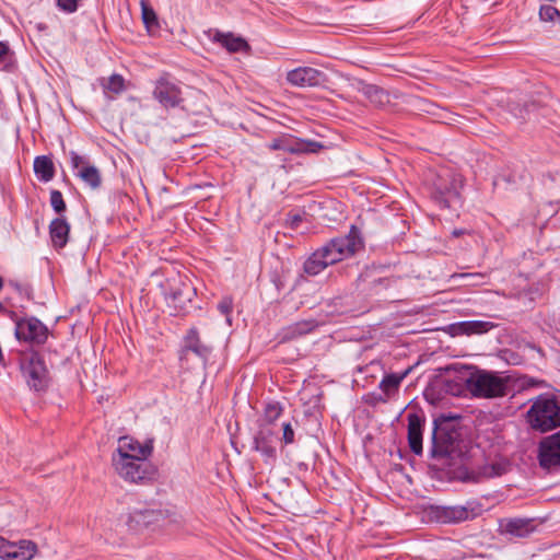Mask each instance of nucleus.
Listing matches in <instances>:
<instances>
[{"label":"nucleus","mask_w":560,"mask_h":560,"mask_svg":"<svg viewBox=\"0 0 560 560\" xmlns=\"http://www.w3.org/2000/svg\"><path fill=\"white\" fill-rule=\"evenodd\" d=\"M464 417L452 411L433 417L428 468L432 478L442 482L479 483L480 474L469 469L472 439L463 424Z\"/></svg>","instance_id":"nucleus-1"},{"label":"nucleus","mask_w":560,"mask_h":560,"mask_svg":"<svg viewBox=\"0 0 560 560\" xmlns=\"http://www.w3.org/2000/svg\"><path fill=\"white\" fill-rule=\"evenodd\" d=\"M16 362L21 377L30 392L36 396L49 392L54 385V376L42 350L35 347L20 350Z\"/></svg>","instance_id":"nucleus-2"},{"label":"nucleus","mask_w":560,"mask_h":560,"mask_svg":"<svg viewBox=\"0 0 560 560\" xmlns=\"http://www.w3.org/2000/svg\"><path fill=\"white\" fill-rule=\"evenodd\" d=\"M170 315L185 317L201 310L196 303L197 289L187 277L174 276L159 284Z\"/></svg>","instance_id":"nucleus-3"},{"label":"nucleus","mask_w":560,"mask_h":560,"mask_svg":"<svg viewBox=\"0 0 560 560\" xmlns=\"http://www.w3.org/2000/svg\"><path fill=\"white\" fill-rule=\"evenodd\" d=\"M325 148L320 141L300 138L287 132L279 133L265 144L267 151L275 153L272 165L284 170L291 162L288 158L289 154L296 156L317 154Z\"/></svg>","instance_id":"nucleus-4"},{"label":"nucleus","mask_w":560,"mask_h":560,"mask_svg":"<svg viewBox=\"0 0 560 560\" xmlns=\"http://www.w3.org/2000/svg\"><path fill=\"white\" fill-rule=\"evenodd\" d=\"M115 471L131 483L147 485L158 479L159 469L148 460V457L131 455L122 447H117L112 455Z\"/></svg>","instance_id":"nucleus-5"},{"label":"nucleus","mask_w":560,"mask_h":560,"mask_svg":"<svg viewBox=\"0 0 560 560\" xmlns=\"http://www.w3.org/2000/svg\"><path fill=\"white\" fill-rule=\"evenodd\" d=\"M525 419L533 431L547 433L560 428V400L551 393L530 399Z\"/></svg>","instance_id":"nucleus-6"},{"label":"nucleus","mask_w":560,"mask_h":560,"mask_svg":"<svg viewBox=\"0 0 560 560\" xmlns=\"http://www.w3.org/2000/svg\"><path fill=\"white\" fill-rule=\"evenodd\" d=\"M447 376L436 378L424 390V397L428 401L434 402L440 400L442 394L459 397L466 390L470 392V373L469 368L460 364L447 365L444 369Z\"/></svg>","instance_id":"nucleus-7"},{"label":"nucleus","mask_w":560,"mask_h":560,"mask_svg":"<svg viewBox=\"0 0 560 560\" xmlns=\"http://www.w3.org/2000/svg\"><path fill=\"white\" fill-rule=\"evenodd\" d=\"M320 248L331 265L349 259L358 252L364 249L361 230L355 224H352L346 235L328 240Z\"/></svg>","instance_id":"nucleus-8"},{"label":"nucleus","mask_w":560,"mask_h":560,"mask_svg":"<svg viewBox=\"0 0 560 560\" xmlns=\"http://www.w3.org/2000/svg\"><path fill=\"white\" fill-rule=\"evenodd\" d=\"M425 513L432 522L439 524H458L480 516L482 505L476 501L467 502L466 505L454 506L431 504L427 508Z\"/></svg>","instance_id":"nucleus-9"},{"label":"nucleus","mask_w":560,"mask_h":560,"mask_svg":"<svg viewBox=\"0 0 560 560\" xmlns=\"http://www.w3.org/2000/svg\"><path fill=\"white\" fill-rule=\"evenodd\" d=\"M469 386L471 395L478 398H495L509 394L508 380L490 372L470 373Z\"/></svg>","instance_id":"nucleus-10"},{"label":"nucleus","mask_w":560,"mask_h":560,"mask_svg":"<svg viewBox=\"0 0 560 560\" xmlns=\"http://www.w3.org/2000/svg\"><path fill=\"white\" fill-rule=\"evenodd\" d=\"M49 335V328L36 316L25 315L16 320L14 337L20 342L28 343L30 347L44 346Z\"/></svg>","instance_id":"nucleus-11"},{"label":"nucleus","mask_w":560,"mask_h":560,"mask_svg":"<svg viewBox=\"0 0 560 560\" xmlns=\"http://www.w3.org/2000/svg\"><path fill=\"white\" fill-rule=\"evenodd\" d=\"M395 283L393 277L382 276L380 268L375 266L365 267L355 279V290L366 296L380 295Z\"/></svg>","instance_id":"nucleus-12"},{"label":"nucleus","mask_w":560,"mask_h":560,"mask_svg":"<svg viewBox=\"0 0 560 560\" xmlns=\"http://www.w3.org/2000/svg\"><path fill=\"white\" fill-rule=\"evenodd\" d=\"M152 96L166 110L183 108L185 103L180 86L171 80L168 73L155 80Z\"/></svg>","instance_id":"nucleus-13"},{"label":"nucleus","mask_w":560,"mask_h":560,"mask_svg":"<svg viewBox=\"0 0 560 560\" xmlns=\"http://www.w3.org/2000/svg\"><path fill=\"white\" fill-rule=\"evenodd\" d=\"M278 442L279 438L275 428H267L265 424H259L253 435L250 450L259 453L266 465L272 466L278 459Z\"/></svg>","instance_id":"nucleus-14"},{"label":"nucleus","mask_w":560,"mask_h":560,"mask_svg":"<svg viewBox=\"0 0 560 560\" xmlns=\"http://www.w3.org/2000/svg\"><path fill=\"white\" fill-rule=\"evenodd\" d=\"M190 352L199 358L203 365H207L212 353V347L201 340L197 327H190L182 339L178 350V360L182 365L188 363V354Z\"/></svg>","instance_id":"nucleus-15"},{"label":"nucleus","mask_w":560,"mask_h":560,"mask_svg":"<svg viewBox=\"0 0 560 560\" xmlns=\"http://www.w3.org/2000/svg\"><path fill=\"white\" fill-rule=\"evenodd\" d=\"M170 512L167 510L154 508H136L129 511L126 525L128 530L135 534H139L144 529L150 528L151 526H154L166 520Z\"/></svg>","instance_id":"nucleus-16"},{"label":"nucleus","mask_w":560,"mask_h":560,"mask_svg":"<svg viewBox=\"0 0 560 560\" xmlns=\"http://www.w3.org/2000/svg\"><path fill=\"white\" fill-rule=\"evenodd\" d=\"M537 459L540 468L549 472L560 470V430L539 441Z\"/></svg>","instance_id":"nucleus-17"},{"label":"nucleus","mask_w":560,"mask_h":560,"mask_svg":"<svg viewBox=\"0 0 560 560\" xmlns=\"http://www.w3.org/2000/svg\"><path fill=\"white\" fill-rule=\"evenodd\" d=\"M287 81L299 88H326L328 75L313 67H298L287 73Z\"/></svg>","instance_id":"nucleus-18"},{"label":"nucleus","mask_w":560,"mask_h":560,"mask_svg":"<svg viewBox=\"0 0 560 560\" xmlns=\"http://www.w3.org/2000/svg\"><path fill=\"white\" fill-rule=\"evenodd\" d=\"M431 199L440 209L452 208L460 199L455 180L451 176H439L431 190Z\"/></svg>","instance_id":"nucleus-19"},{"label":"nucleus","mask_w":560,"mask_h":560,"mask_svg":"<svg viewBox=\"0 0 560 560\" xmlns=\"http://www.w3.org/2000/svg\"><path fill=\"white\" fill-rule=\"evenodd\" d=\"M536 518L505 517L499 520L498 533L513 538H527L537 530Z\"/></svg>","instance_id":"nucleus-20"},{"label":"nucleus","mask_w":560,"mask_h":560,"mask_svg":"<svg viewBox=\"0 0 560 560\" xmlns=\"http://www.w3.org/2000/svg\"><path fill=\"white\" fill-rule=\"evenodd\" d=\"M407 441L409 450L416 456H422L425 417L421 411H411L407 415Z\"/></svg>","instance_id":"nucleus-21"},{"label":"nucleus","mask_w":560,"mask_h":560,"mask_svg":"<svg viewBox=\"0 0 560 560\" xmlns=\"http://www.w3.org/2000/svg\"><path fill=\"white\" fill-rule=\"evenodd\" d=\"M70 164L73 170H78L75 175L83 180L92 189H98L102 185V176L100 170L91 165L84 156L75 151H70Z\"/></svg>","instance_id":"nucleus-22"},{"label":"nucleus","mask_w":560,"mask_h":560,"mask_svg":"<svg viewBox=\"0 0 560 560\" xmlns=\"http://www.w3.org/2000/svg\"><path fill=\"white\" fill-rule=\"evenodd\" d=\"M318 326L315 318L298 320L279 329L276 339L278 343H287L313 332Z\"/></svg>","instance_id":"nucleus-23"},{"label":"nucleus","mask_w":560,"mask_h":560,"mask_svg":"<svg viewBox=\"0 0 560 560\" xmlns=\"http://www.w3.org/2000/svg\"><path fill=\"white\" fill-rule=\"evenodd\" d=\"M494 327L492 322L472 319L453 323L448 326V331L452 337L483 335Z\"/></svg>","instance_id":"nucleus-24"},{"label":"nucleus","mask_w":560,"mask_h":560,"mask_svg":"<svg viewBox=\"0 0 560 560\" xmlns=\"http://www.w3.org/2000/svg\"><path fill=\"white\" fill-rule=\"evenodd\" d=\"M208 33L209 35L213 33L211 40L220 44L231 54L248 52L250 50V45L247 40L242 36H236L232 32L224 33L219 30H210Z\"/></svg>","instance_id":"nucleus-25"},{"label":"nucleus","mask_w":560,"mask_h":560,"mask_svg":"<svg viewBox=\"0 0 560 560\" xmlns=\"http://www.w3.org/2000/svg\"><path fill=\"white\" fill-rule=\"evenodd\" d=\"M547 104L541 97L528 96L522 103L512 106L511 112L513 115L523 120H530L537 118L545 110Z\"/></svg>","instance_id":"nucleus-26"},{"label":"nucleus","mask_w":560,"mask_h":560,"mask_svg":"<svg viewBox=\"0 0 560 560\" xmlns=\"http://www.w3.org/2000/svg\"><path fill=\"white\" fill-rule=\"evenodd\" d=\"M71 225L65 217H57L51 220L48 226L51 245L56 249L66 247L69 241Z\"/></svg>","instance_id":"nucleus-27"},{"label":"nucleus","mask_w":560,"mask_h":560,"mask_svg":"<svg viewBox=\"0 0 560 560\" xmlns=\"http://www.w3.org/2000/svg\"><path fill=\"white\" fill-rule=\"evenodd\" d=\"M97 83L102 88L104 95L108 98H114V96L121 94L127 89L126 80L119 73L100 77L97 78Z\"/></svg>","instance_id":"nucleus-28"},{"label":"nucleus","mask_w":560,"mask_h":560,"mask_svg":"<svg viewBox=\"0 0 560 560\" xmlns=\"http://www.w3.org/2000/svg\"><path fill=\"white\" fill-rule=\"evenodd\" d=\"M36 178L42 183L50 182L56 175V167L51 155H37L33 162Z\"/></svg>","instance_id":"nucleus-29"},{"label":"nucleus","mask_w":560,"mask_h":560,"mask_svg":"<svg viewBox=\"0 0 560 560\" xmlns=\"http://www.w3.org/2000/svg\"><path fill=\"white\" fill-rule=\"evenodd\" d=\"M328 266H332L329 259L325 256L323 249L318 247L315 249L303 262V271L307 276H317Z\"/></svg>","instance_id":"nucleus-30"},{"label":"nucleus","mask_w":560,"mask_h":560,"mask_svg":"<svg viewBox=\"0 0 560 560\" xmlns=\"http://www.w3.org/2000/svg\"><path fill=\"white\" fill-rule=\"evenodd\" d=\"M358 92L364 95L371 103L376 106H383L388 103V93L381 86L368 83L363 80L358 82Z\"/></svg>","instance_id":"nucleus-31"},{"label":"nucleus","mask_w":560,"mask_h":560,"mask_svg":"<svg viewBox=\"0 0 560 560\" xmlns=\"http://www.w3.org/2000/svg\"><path fill=\"white\" fill-rule=\"evenodd\" d=\"M413 370V365L408 366L400 373H388L385 374L380 382V389L385 394L388 398L398 392L400 383L408 376V374Z\"/></svg>","instance_id":"nucleus-32"},{"label":"nucleus","mask_w":560,"mask_h":560,"mask_svg":"<svg viewBox=\"0 0 560 560\" xmlns=\"http://www.w3.org/2000/svg\"><path fill=\"white\" fill-rule=\"evenodd\" d=\"M283 406L276 400L265 404L262 415L257 419L256 424H265L267 428H273L275 422L281 417Z\"/></svg>","instance_id":"nucleus-33"},{"label":"nucleus","mask_w":560,"mask_h":560,"mask_svg":"<svg viewBox=\"0 0 560 560\" xmlns=\"http://www.w3.org/2000/svg\"><path fill=\"white\" fill-rule=\"evenodd\" d=\"M14 549L9 553V560H31L37 552V545L32 540L13 542Z\"/></svg>","instance_id":"nucleus-34"},{"label":"nucleus","mask_w":560,"mask_h":560,"mask_svg":"<svg viewBox=\"0 0 560 560\" xmlns=\"http://www.w3.org/2000/svg\"><path fill=\"white\" fill-rule=\"evenodd\" d=\"M122 444L118 447H122L124 451L128 453L132 452V455L141 456V457H150L153 452V442L152 440L141 444L139 441L128 438L121 439Z\"/></svg>","instance_id":"nucleus-35"},{"label":"nucleus","mask_w":560,"mask_h":560,"mask_svg":"<svg viewBox=\"0 0 560 560\" xmlns=\"http://www.w3.org/2000/svg\"><path fill=\"white\" fill-rule=\"evenodd\" d=\"M141 15L148 33L155 35L160 31L159 18L154 9L144 0L141 1Z\"/></svg>","instance_id":"nucleus-36"},{"label":"nucleus","mask_w":560,"mask_h":560,"mask_svg":"<svg viewBox=\"0 0 560 560\" xmlns=\"http://www.w3.org/2000/svg\"><path fill=\"white\" fill-rule=\"evenodd\" d=\"M0 69L14 73L18 70V62L14 51L11 50L7 42L0 40Z\"/></svg>","instance_id":"nucleus-37"},{"label":"nucleus","mask_w":560,"mask_h":560,"mask_svg":"<svg viewBox=\"0 0 560 560\" xmlns=\"http://www.w3.org/2000/svg\"><path fill=\"white\" fill-rule=\"evenodd\" d=\"M50 207L55 211L58 217H65V212L67 211V203L62 197L61 191L57 189L50 190Z\"/></svg>","instance_id":"nucleus-38"},{"label":"nucleus","mask_w":560,"mask_h":560,"mask_svg":"<svg viewBox=\"0 0 560 560\" xmlns=\"http://www.w3.org/2000/svg\"><path fill=\"white\" fill-rule=\"evenodd\" d=\"M505 471H506V469L503 464L492 463V464L485 465L482 467V470L477 471V472L480 474V481H481L483 477H487V478L500 477L503 474H505Z\"/></svg>","instance_id":"nucleus-39"},{"label":"nucleus","mask_w":560,"mask_h":560,"mask_svg":"<svg viewBox=\"0 0 560 560\" xmlns=\"http://www.w3.org/2000/svg\"><path fill=\"white\" fill-rule=\"evenodd\" d=\"M539 20L542 22H553L555 20H560V11L550 4H541L539 8Z\"/></svg>","instance_id":"nucleus-40"},{"label":"nucleus","mask_w":560,"mask_h":560,"mask_svg":"<svg viewBox=\"0 0 560 560\" xmlns=\"http://www.w3.org/2000/svg\"><path fill=\"white\" fill-rule=\"evenodd\" d=\"M233 306H234V302H233V298L231 295H225L223 296L219 303H218V311L224 315L226 317V322L231 325L232 323V319H231V314L233 312Z\"/></svg>","instance_id":"nucleus-41"},{"label":"nucleus","mask_w":560,"mask_h":560,"mask_svg":"<svg viewBox=\"0 0 560 560\" xmlns=\"http://www.w3.org/2000/svg\"><path fill=\"white\" fill-rule=\"evenodd\" d=\"M283 446L293 444L295 441V431L291 424V422L282 423V435L279 439Z\"/></svg>","instance_id":"nucleus-42"},{"label":"nucleus","mask_w":560,"mask_h":560,"mask_svg":"<svg viewBox=\"0 0 560 560\" xmlns=\"http://www.w3.org/2000/svg\"><path fill=\"white\" fill-rule=\"evenodd\" d=\"M81 1L82 0H56V5L59 11L72 14L78 11Z\"/></svg>","instance_id":"nucleus-43"},{"label":"nucleus","mask_w":560,"mask_h":560,"mask_svg":"<svg viewBox=\"0 0 560 560\" xmlns=\"http://www.w3.org/2000/svg\"><path fill=\"white\" fill-rule=\"evenodd\" d=\"M335 266H336V271L338 272L339 276L348 278V277H351L358 270L359 264L341 261Z\"/></svg>","instance_id":"nucleus-44"},{"label":"nucleus","mask_w":560,"mask_h":560,"mask_svg":"<svg viewBox=\"0 0 560 560\" xmlns=\"http://www.w3.org/2000/svg\"><path fill=\"white\" fill-rule=\"evenodd\" d=\"M302 221H303L302 214H300L298 212L290 211L285 215L284 224H285V228L295 231L299 229Z\"/></svg>","instance_id":"nucleus-45"},{"label":"nucleus","mask_w":560,"mask_h":560,"mask_svg":"<svg viewBox=\"0 0 560 560\" xmlns=\"http://www.w3.org/2000/svg\"><path fill=\"white\" fill-rule=\"evenodd\" d=\"M516 182V175L514 173L502 171L494 177L493 184L515 185Z\"/></svg>","instance_id":"nucleus-46"},{"label":"nucleus","mask_w":560,"mask_h":560,"mask_svg":"<svg viewBox=\"0 0 560 560\" xmlns=\"http://www.w3.org/2000/svg\"><path fill=\"white\" fill-rule=\"evenodd\" d=\"M521 387L522 388H529V387H545L547 386L546 381L538 380L532 376L524 375L520 378Z\"/></svg>","instance_id":"nucleus-47"},{"label":"nucleus","mask_w":560,"mask_h":560,"mask_svg":"<svg viewBox=\"0 0 560 560\" xmlns=\"http://www.w3.org/2000/svg\"><path fill=\"white\" fill-rule=\"evenodd\" d=\"M388 397L380 393H369L364 396V401L370 406H376L381 402H386Z\"/></svg>","instance_id":"nucleus-48"},{"label":"nucleus","mask_w":560,"mask_h":560,"mask_svg":"<svg viewBox=\"0 0 560 560\" xmlns=\"http://www.w3.org/2000/svg\"><path fill=\"white\" fill-rule=\"evenodd\" d=\"M270 281L275 285L278 293H280L285 287V281L278 270L270 272Z\"/></svg>","instance_id":"nucleus-49"},{"label":"nucleus","mask_w":560,"mask_h":560,"mask_svg":"<svg viewBox=\"0 0 560 560\" xmlns=\"http://www.w3.org/2000/svg\"><path fill=\"white\" fill-rule=\"evenodd\" d=\"M11 549H14L13 542H10L0 536V558L9 560V553L11 552Z\"/></svg>","instance_id":"nucleus-50"},{"label":"nucleus","mask_w":560,"mask_h":560,"mask_svg":"<svg viewBox=\"0 0 560 560\" xmlns=\"http://www.w3.org/2000/svg\"><path fill=\"white\" fill-rule=\"evenodd\" d=\"M11 284L16 289V291L21 295H25L30 300L32 299L33 290H32L31 285H23L18 282H15V283L11 282Z\"/></svg>","instance_id":"nucleus-51"},{"label":"nucleus","mask_w":560,"mask_h":560,"mask_svg":"<svg viewBox=\"0 0 560 560\" xmlns=\"http://www.w3.org/2000/svg\"><path fill=\"white\" fill-rule=\"evenodd\" d=\"M504 359L509 364H518L520 363V354L514 351H504Z\"/></svg>","instance_id":"nucleus-52"},{"label":"nucleus","mask_w":560,"mask_h":560,"mask_svg":"<svg viewBox=\"0 0 560 560\" xmlns=\"http://www.w3.org/2000/svg\"><path fill=\"white\" fill-rule=\"evenodd\" d=\"M296 470L299 472H306V471H308V465L304 462H299L296 464Z\"/></svg>","instance_id":"nucleus-53"},{"label":"nucleus","mask_w":560,"mask_h":560,"mask_svg":"<svg viewBox=\"0 0 560 560\" xmlns=\"http://www.w3.org/2000/svg\"><path fill=\"white\" fill-rule=\"evenodd\" d=\"M9 317L14 322V324L16 325V320H20L22 319L23 316H19L14 311H8L5 312Z\"/></svg>","instance_id":"nucleus-54"},{"label":"nucleus","mask_w":560,"mask_h":560,"mask_svg":"<svg viewBox=\"0 0 560 560\" xmlns=\"http://www.w3.org/2000/svg\"><path fill=\"white\" fill-rule=\"evenodd\" d=\"M396 454L398 455V457L400 459H404L405 455H406V453L401 448H399V447L397 448Z\"/></svg>","instance_id":"nucleus-55"},{"label":"nucleus","mask_w":560,"mask_h":560,"mask_svg":"<svg viewBox=\"0 0 560 560\" xmlns=\"http://www.w3.org/2000/svg\"><path fill=\"white\" fill-rule=\"evenodd\" d=\"M462 234H464V231H463V230H454V231H453V235H454V236H457V237H458V236H460Z\"/></svg>","instance_id":"nucleus-56"},{"label":"nucleus","mask_w":560,"mask_h":560,"mask_svg":"<svg viewBox=\"0 0 560 560\" xmlns=\"http://www.w3.org/2000/svg\"><path fill=\"white\" fill-rule=\"evenodd\" d=\"M7 312V308L3 306V304L0 302V313Z\"/></svg>","instance_id":"nucleus-57"},{"label":"nucleus","mask_w":560,"mask_h":560,"mask_svg":"<svg viewBox=\"0 0 560 560\" xmlns=\"http://www.w3.org/2000/svg\"><path fill=\"white\" fill-rule=\"evenodd\" d=\"M4 285V281H3V278L0 276V291L2 290Z\"/></svg>","instance_id":"nucleus-58"},{"label":"nucleus","mask_w":560,"mask_h":560,"mask_svg":"<svg viewBox=\"0 0 560 560\" xmlns=\"http://www.w3.org/2000/svg\"><path fill=\"white\" fill-rule=\"evenodd\" d=\"M63 180L69 183L68 176L66 174L63 175Z\"/></svg>","instance_id":"nucleus-59"}]
</instances>
